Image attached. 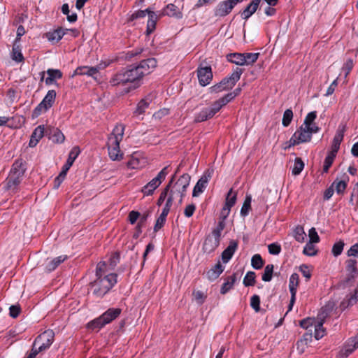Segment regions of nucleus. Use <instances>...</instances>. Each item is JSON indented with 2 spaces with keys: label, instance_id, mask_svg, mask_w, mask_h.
<instances>
[{
  "label": "nucleus",
  "instance_id": "f257e3e1",
  "mask_svg": "<svg viewBox=\"0 0 358 358\" xmlns=\"http://www.w3.org/2000/svg\"><path fill=\"white\" fill-rule=\"evenodd\" d=\"M156 66L157 60L155 58L142 60L137 66H131L116 73L110 79V83L113 86L130 83L129 89H136L140 86L142 78L150 73Z\"/></svg>",
  "mask_w": 358,
  "mask_h": 358
},
{
  "label": "nucleus",
  "instance_id": "f03ea898",
  "mask_svg": "<svg viewBox=\"0 0 358 358\" xmlns=\"http://www.w3.org/2000/svg\"><path fill=\"white\" fill-rule=\"evenodd\" d=\"M107 266L100 262L96 268V279L90 283L92 293L97 297H103L117 283V275L107 274Z\"/></svg>",
  "mask_w": 358,
  "mask_h": 358
},
{
  "label": "nucleus",
  "instance_id": "7ed1b4c3",
  "mask_svg": "<svg viewBox=\"0 0 358 358\" xmlns=\"http://www.w3.org/2000/svg\"><path fill=\"white\" fill-rule=\"evenodd\" d=\"M124 127L122 124L116 126L108 139V150L110 158L120 161L122 159L123 153L120 150V143L122 140Z\"/></svg>",
  "mask_w": 358,
  "mask_h": 358
},
{
  "label": "nucleus",
  "instance_id": "20e7f679",
  "mask_svg": "<svg viewBox=\"0 0 358 358\" xmlns=\"http://www.w3.org/2000/svg\"><path fill=\"white\" fill-rule=\"evenodd\" d=\"M318 131L319 127L317 126H313V127L309 129L301 125L289 139V147L309 142L311 140L313 134L317 133Z\"/></svg>",
  "mask_w": 358,
  "mask_h": 358
},
{
  "label": "nucleus",
  "instance_id": "39448f33",
  "mask_svg": "<svg viewBox=\"0 0 358 358\" xmlns=\"http://www.w3.org/2000/svg\"><path fill=\"white\" fill-rule=\"evenodd\" d=\"M190 176L189 174L185 173L180 177L178 181L174 185L173 189L169 194H173L174 199L179 196V203H182V198L185 196L186 190L189 185Z\"/></svg>",
  "mask_w": 358,
  "mask_h": 358
},
{
  "label": "nucleus",
  "instance_id": "423d86ee",
  "mask_svg": "<svg viewBox=\"0 0 358 358\" xmlns=\"http://www.w3.org/2000/svg\"><path fill=\"white\" fill-rule=\"evenodd\" d=\"M80 152V149L78 147H73L71 149V150L69 155V157H68L66 164L64 166L63 170L62 171V172L59 174V176L54 180V188L55 189H57L60 186L61 183L63 182V180H64V178L66 177L67 171L72 166L74 161L79 155Z\"/></svg>",
  "mask_w": 358,
  "mask_h": 358
},
{
  "label": "nucleus",
  "instance_id": "0eeeda50",
  "mask_svg": "<svg viewBox=\"0 0 358 358\" xmlns=\"http://www.w3.org/2000/svg\"><path fill=\"white\" fill-rule=\"evenodd\" d=\"M54 337L55 334L52 330H46L36 338L34 345L38 348V351L43 352L50 347Z\"/></svg>",
  "mask_w": 358,
  "mask_h": 358
},
{
  "label": "nucleus",
  "instance_id": "6e6552de",
  "mask_svg": "<svg viewBox=\"0 0 358 358\" xmlns=\"http://www.w3.org/2000/svg\"><path fill=\"white\" fill-rule=\"evenodd\" d=\"M56 98V92L53 90H49L42 101L34 108L33 116L38 117L41 114L46 112L51 108L55 103Z\"/></svg>",
  "mask_w": 358,
  "mask_h": 358
},
{
  "label": "nucleus",
  "instance_id": "1a4fd4ad",
  "mask_svg": "<svg viewBox=\"0 0 358 358\" xmlns=\"http://www.w3.org/2000/svg\"><path fill=\"white\" fill-rule=\"evenodd\" d=\"M169 173V166H165L151 181L145 185L142 192L145 195H151L154 191L160 185Z\"/></svg>",
  "mask_w": 358,
  "mask_h": 358
},
{
  "label": "nucleus",
  "instance_id": "9d476101",
  "mask_svg": "<svg viewBox=\"0 0 358 358\" xmlns=\"http://www.w3.org/2000/svg\"><path fill=\"white\" fill-rule=\"evenodd\" d=\"M213 171H206L200 179L197 181L196 185L193 189L192 196L194 197L198 196L200 194L203 192L207 184L208 183L210 178L212 177Z\"/></svg>",
  "mask_w": 358,
  "mask_h": 358
},
{
  "label": "nucleus",
  "instance_id": "9b49d317",
  "mask_svg": "<svg viewBox=\"0 0 358 358\" xmlns=\"http://www.w3.org/2000/svg\"><path fill=\"white\" fill-rule=\"evenodd\" d=\"M197 76L199 84L201 86H206L213 78V73L210 66L200 67L197 70Z\"/></svg>",
  "mask_w": 358,
  "mask_h": 358
},
{
  "label": "nucleus",
  "instance_id": "f8f14e48",
  "mask_svg": "<svg viewBox=\"0 0 358 358\" xmlns=\"http://www.w3.org/2000/svg\"><path fill=\"white\" fill-rule=\"evenodd\" d=\"M220 240L208 234L206 236L202 246L203 252L210 254L213 252L219 246Z\"/></svg>",
  "mask_w": 358,
  "mask_h": 358
},
{
  "label": "nucleus",
  "instance_id": "ddd939ff",
  "mask_svg": "<svg viewBox=\"0 0 358 358\" xmlns=\"http://www.w3.org/2000/svg\"><path fill=\"white\" fill-rule=\"evenodd\" d=\"M234 7L227 0L220 1L214 8V15L216 17H224L229 15Z\"/></svg>",
  "mask_w": 358,
  "mask_h": 358
},
{
  "label": "nucleus",
  "instance_id": "4468645a",
  "mask_svg": "<svg viewBox=\"0 0 358 358\" xmlns=\"http://www.w3.org/2000/svg\"><path fill=\"white\" fill-rule=\"evenodd\" d=\"M344 132H345V126H339L336 135L333 139V143L331 145V150L330 152L334 153L336 155L338 152L340 145L343 139L344 136Z\"/></svg>",
  "mask_w": 358,
  "mask_h": 358
},
{
  "label": "nucleus",
  "instance_id": "2eb2a0df",
  "mask_svg": "<svg viewBox=\"0 0 358 358\" xmlns=\"http://www.w3.org/2000/svg\"><path fill=\"white\" fill-rule=\"evenodd\" d=\"M238 248V243L236 241H231L227 248L222 253V259L224 263H227L232 258Z\"/></svg>",
  "mask_w": 358,
  "mask_h": 358
},
{
  "label": "nucleus",
  "instance_id": "dca6fc26",
  "mask_svg": "<svg viewBox=\"0 0 358 358\" xmlns=\"http://www.w3.org/2000/svg\"><path fill=\"white\" fill-rule=\"evenodd\" d=\"M159 15H167L169 17H176L177 19H180L182 17V14L181 11L176 5L173 3L168 4L166 7L162 11L160 12Z\"/></svg>",
  "mask_w": 358,
  "mask_h": 358
},
{
  "label": "nucleus",
  "instance_id": "f3484780",
  "mask_svg": "<svg viewBox=\"0 0 358 358\" xmlns=\"http://www.w3.org/2000/svg\"><path fill=\"white\" fill-rule=\"evenodd\" d=\"M261 1L262 0H252L241 13V17L244 20H248L251 17L257 10Z\"/></svg>",
  "mask_w": 358,
  "mask_h": 358
},
{
  "label": "nucleus",
  "instance_id": "a211bd4d",
  "mask_svg": "<svg viewBox=\"0 0 358 358\" xmlns=\"http://www.w3.org/2000/svg\"><path fill=\"white\" fill-rule=\"evenodd\" d=\"M325 315L322 313L318 315V321L315 324V338L316 340L322 338L325 334V329L323 327Z\"/></svg>",
  "mask_w": 358,
  "mask_h": 358
},
{
  "label": "nucleus",
  "instance_id": "6ab92c4d",
  "mask_svg": "<svg viewBox=\"0 0 358 358\" xmlns=\"http://www.w3.org/2000/svg\"><path fill=\"white\" fill-rule=\"evenodd\" d=\"M236 193L231 189L227 196L225 206L222 209V214L228 215L230 208L236 203Z\"/></svg>",
  "mask_w": 358,
  "mask_h": 358
},
{
  "label": "nucleus",
  "instance_id": "aec40b11",
  "mask_svg": "<svg viewBox=\"0 0 358 358\" xmlns=\"http://www.w3.org/2000/svg\"><path fill=\"white\" fill-rule=\"evenodd\" d=\"M44 130L45 128L43 125H39L34 129L31 136V138L29 143V145L30 147H35L37 145L39 141L44 136Z\"/></svg>",
  "mask_w": 358,
  "mask_h": 358
},
{
  "label": "nucleus",
  "instance_id": "412c9836",
  "mask_svg": "<svg viewBox=\"0 0 358 358\" xmlns=\"http://www.w3.org/2000/svg\"><path fill=\"white\" fill-rule=\"evenodd\" d=\"M100 67L99 66H81L78 67L76 69L74 74L75 75H87L89 76H92L96 78V76L99 73Z\"/></svg>",
  "mask_w": 358,
  "mask_h": 358
},
{
  "label": "nucleus",
  "instance_id": "4be33fe9",
  "mask_svg": "<svg viewBox=\"0 0 358 358\" xmlns=\"http://www.w3.org/2000/svg\"><path fill=\"white\" fill-rule=\"evenodd\" d=\"M346 271L348 272V280H351L357 278L358 275L357 261L352 259L346 261Z\"/></svg>",
  "mask_w": 358,
  "mask_h": 358
},
{
  "label": "nucleus",
  "instance_id": "5701e85b",
  "mask_svg": "<svg viewBox=\"0 0 358 358\" xmlns=\"http://www.w3.org/2000/svg\"><path fill=\"white\" fill-rule=\"evenodd\" d=\"M224 266L220 262H218L211 269L207 272V278L209 280L213 281L216 280L220 274L224 271Z\"/></svg>",
  "mask_w": 358,
  "mask_h": 358
},
{
  "label": "nucleus",
  "instance_id": "b1692460",
  "mask_svg": "<svg viewBox=\"0 0 358 358\" xmlns=\"http://www.w3.org/2000/svg\"><path fill=\"white\" fill-rule=\"evenodd\" d=\"M121 313L120 308H109L101 316L105 323L107 324L117 318Z\"/></svg>",
  "mask_w": 358,
  "mask_h": 358
},
{
  "label": "nucleus",
  "instance_id": "393cba45",
  "mask_svg": "<svg viewBox=\"0 0 358 358\" xmlns=\"http://www.w3.org/2000/svg\"><path fill=\"white\" fill-rule=\"evenodd\" d=\"M23 176L10 173L7 178V187L9 190L15 192L17 185L21 182Z\"/></svg>",
  "mask_w": 358,
  "mask_h": 358
},
{
  "label": "nucleus",
  "instance_id": "a878e982",
  "mask_svg": "<svg viewBox=\"0 0 358 358\" xmlns=\"http://www.w3.org/2000/svg\"><path fill=\"white\" fill-rule=\"evenodd\" d=\"M159 14L157 15L155 13L150 11L148 14V20L147 23V34H150L156 28L157 20L161 17Z\"/></svg>",
  "mask_w": 358,
  "mask_h": 358
},
{
  "label": "nucleus",
  "instance_id": "bb28decb",
  "mask_svg": "<svg viewBox=\"0 0 358 358\" xmlns=\"http://www.w3.org/2000/svg\"><path fill=\"white\" fill-rule=\"evenodd\" d=\"M48 77L45 79L47 85L53 84L56 79H60L62 77V73L58 69H48L46 71Z\"/></svg>",
  "mask_w": 358,
  "mask_h": 358
},
{
  "label": "nucleus",
  "instance_id": "cd10ccee",
  "mask_svg": "<svg viewBox=\"0 0 358 358\" xmlns=\"http://www.w3.org/2000/svg\"><path fill=\"white\" fill-rule=\"evenodd\" d=\"M213 117V115L212 114V112H210V109L208 108H204L199 113L195 114L194 122H201Z\"/></svg>",
  "mask_w": 358,
  "mask_h": 358
},
{
  "label": "nucleus",
  "instance_id": "c85d7f7f",
  "mask_svg": "<svg viewBox=\"0 0 358 358\" xmlns=\"http://www.w3.org/2000/svg\"><path fill=\"white\" fill-rule=\"evenodd\" d=\"M236 281V274H234L233 275L229 276L225 279V282L222 285V287L220 289V293L222 294H225L227 293L233 287Z\"/></svg>",
  "mask_w": 358,
  "mask_h": 358
},
{
  "label": "nucleus",
  "instance_id": "c756f323",
  "mask_svg": "<svg viewBox=\"0 0 358 358\" xmlns=\"http://www.w3.org/2000/svg\"><path fill=\"white\" fill-rule=\"evenodd\" d=\"M234 85H231L229 78H224L220 83L211 87L213 92H220L225 90L231 89Z\"/></svg>",
  "mask_w": 358,
  "mask_h": 358
},
{
  "label": "nucleus",
  "instance_id": "7c9ffc66",
  "mask_svg": "<svg viewBox=\"0 0 358 358\" xmlns=\"http://www.w3.org/2000/svg\"><path fill=\"white\" fill-rule=\"evenodd\" d=\"M11 57L13 60L17 62H21L23 61L24 57L21 52L20 43L14 42L13 45Z\"/></svg>",
  "mask_w": 358,
  "mask_h": 358
},
{
  "label": "nucleus",
  "instance_id": "2f4dec72",
  "mask_svg": "<svg viewBox=\"0 0 358 358\" xmlns=\"http://www.w3.org/2000/svg\"><path fill=\"white\" fill-rule=\"evenodd\" d=\"M226 217H227V215H223L222 217H220L217 227L215 229H213L212 232L210 234V235L213 236L214 237H215L220 240V236H221V232L223 231V229L225 227L224 220H225Z\"/></svg>",
  "mask_w": 358,
  "mask_h": 358
},
{
  "label": "nucleus",
  "instance_id": "473e14b6",
  "mask_svg": "<svg viewBox=\"0 0 358 358\" xmlns=\"http://www.w3.org/2000/svg\"><path fill=\"white\" fill-rule=\"evenodd\" d=\"M66 34L64 29L62 28L57 29L52 32L47 33L46 36L49 41L52 42H58L62 39L63 36Z\"/></svg>",
  "mask_w": 358,
  "mask_h": 358
},
{
  "label": "nucleus",
  "instance_id": "72a5a7b5",
  "mask_svg": "<svg viewBox=\"0 0 358 358\" xmlns=\"http://www.w3.org/2000/svg\"><path fill=\"white\" fill-rule=\"evenodd\" d=\"M25 169L22 161L17 160L12 166L10 173H14L17 176H24Z\"/></svg>",
  "mask_w": 358,
  "mask_h": 358
},
{
  "label": "nucleus",
  "instance_id": "f704fd0d",
  "mask_svg": "<svg viewBox=\"0 0 358 358\" xmlns=\"http://www.w3.org/2000/svg\"><path fill=\"white\" fill-rule=\"evenodd\" d=\"M228 59L230 62L236 65L244 66L243 53H231L228 55Z\"/></svg>",
  "mask_w": 358,
  "mask_h": 358
},
{
  "label": "nucleus",
  "instance_id": "c9c22d12",
  "mask_svg": "<svg viewBox=\"0 0 358 358\" xmlns=\"http://www.w3.org/2000/svg\"><path fill=\"white\" fill-rule=\"evenodd\" d=\"M106 324L103 320L102 316H99V317L92 320L87 324V328L94 330V329H100L103 327H104Z\"/></svg>",
  "mask_w": 358,
  "mask_h": 358
},
{
  "label": "nucleus",
  "instance_id": "e433bc0d",
  "mask_svg": "<svg viewBox=\"0 0 358 358\" xmlns=\"http://www.w3.org/2000/svg\"><path fill=\"white\" fill-rule=\"evenodd\" d=\"M66 258V255H62L53 259L47 264V269L49 271L55 270L62 262H64Z\"/></svg>",
  "mask_w": 358,
  "mask_h": 358
},
{
  "label": "nucleus",
  "instance_id": "4c0bfd02",
  "mask_svg": "<svg viewBox=\"0 0 358 358\" xmlns=\"http://www.w3.org/2000/svg\"><path fill=\"white\" fill-rule=\"evenodd\" d=\"M317 117V112L316 111H312L306 115L305 117V120L303 121V123L302 126L307 127L309 129L313 127V126H317L314 121Z\"/></svg>",
  "mask_w": 358,
  "mask_h": 358
},
{
  "label": "nucleus",
  "instance_id": "58836bf2",
  "mask_svg": "<svg viewBox=\"0 0 358 358\" xmlns=\"http://www.w3.org/2000/svg\"><path fill=\"white\" fill-rule=\"evenodd\" d=\"M331 186L337 194H341L345 192L346 189L347 182L345 180H336L334 181Z\"/></svg>",
  "mask_w": 358,
  "mask_h": 358
},
{
  "label": "nucleus",
  "instance_id": "ea45409f",
  "mask_svg": "<svg viewBox=\"0 0 358 358\" xmlns=\"http://www.w3.org/2000/svg\"><path fill=\"white\" fill-rule=\"evenodd\" d=\"M299 282V276L297 273H292L289 280V289L290 292H296Z\"/></svg>",
  "mask_w": 358,
  "mask_h": 358
},
{
  "label": "nucleus",
  "instance_id": "a19ab883",
  "mask_svg": "<svg viewBox=\"0 0 358 358\" xmlns=\"http://www.w3.org/2000/svg\"><path fill=\"white\" fill-rule=\"evenodd\" d=\"M259 53L246 52L243 53L244 65L248 66L254 64L258 59Z\"/></svg>",
  "mask_w": 358,
  "mask_h": 358
},
{
  "label": "nucleus",
  "instance_id": "79ce46f5",
  "mask_svg": "<svg viewBox=\"0 0 358 358\" xmlns=\"http://www.w3.org/2000/svg\"><path fill=\"white\" fill-rule=\"evenodd\" d=\"M294 236L296 241L299 243H303L305 241L306 234L303 230V228L301 226H298L294 231Z\"/></svg>",
  "mask_w": 358,
  "mask_h": 358
},
{
  "label": "nucleus",
  "instance_id": "37998d69",
  "mask_svg": "<svg viewBox=\"0 0 358 358\" xmlns=\"http://www.w3.org/2000/svg\"><path fill=\"white\" fill-rule=\"evenodd\" d=\"M251 200H252L251 196L246 195L243 205L241 209V215L243 217H245L248 215L249 211L250 210Z\"/></svg>",
  "mask_w": 358,
  "mask_h": 358
},
{
  "label": "nucleus",
  "instance_id": "c03bdc74",
  "mask_svg": "<svg viewBox=\"0 0 358 358\" xmlns=\"http://www.w3.org/2000/svg\"><path fill=\"white\" fill-rule=\"evenodd\" d=\"M273 272V265L268 264L264 268V271L262 275V280L265 282H269L272 279Z\"/></svg>",
  "mask_w": 358,
  "mask_h": 358
},
{
  "label": "nucleus",
  "instance_id": "a18cd8bd",
  "mask_svg": "<svg viewBox=\"0 0 358 358\" xmlns=\"http://www.w3.org/2000/svg\"><path fill=\"white\" fill-rule=\"evenodd\" d=\"M243 70L241 68L236 67L234 72L228 77L231 82V85H234L239 80Z\"/></svg>",
  "mask_w": 358,
  "mask_h": 358
},
{
  "label": "nucleus",
  "instance_id": "49530a36",
  "mask_svg": "<svg viewBox=\"0 0 358 358\" xmlns=\"http://www.w3.org/2000/svg\"><path fill=\"white\" fill-rule=\"evenodd\" d=\"M174 200V196L173 194H169L167 200H166V204L164 206V207L162 209V212L161 213V216H163V217H166L169 211H170V209H171V207L173 204V201Z\"/></svg>",
  "mask_w": 358,
  "mask_h": 358
},
{
  "label": "nucleus",
  "instance_id": "de8ad7c7",
  "mask_svg": "<svg viewBox=\"0 0 358 358\" xmlns=\"http://www.w3.org/2000/svg\"><path fill=\"white\" fill-rule=\"evenodd\" d=\"M255 273L253 271H249L246 273L243 279V285L245 287L252 286L255 283Z\"/></svg>",
  "mask_w": 358,
  "mask_h": 358
},
{
  "label": "nucleus",
  "instance_id": "09e8293b",
  "mask_svg": "<svg viewBox=\"0 0 358 358\" xmlns=\"http://www.w3.org/2000/svg\"><path fill=\"white\" fill-rule=\"evenodd\" d=\"M304 168V163L301 158L296 157L294 161V167L292 169V173L295 176L301 173Z\"/></svg>",
  "mask_w": 358,
  "mask_h": 358
},
{
  "label": "nucleus",
  "instance_id": "8fccbe9b",
  "mask_svg": "<svg viewBox=\"0 0 358 358\" xmlns=\"http://www.w3.org/2000/svg\"><path fill=\"white\" fill-rule=\"evenodd\" d=\"M150 103V101L148 99H144L140 101L137 105L135 113L138 115L143 114L145 112V110L149 106Z\"/></svg>",
  "mask_w": 358,
  "mask_h": 358
},
{
  "label": "nucleus",
  "instance_id": "3c124183",
  "mask_svg": "<svg viewBox=\"0 0 358 358\" xmlns=\"http://www.w3.org/2000/svg\"><path fill=\"white\" fill-rule=\"evenodd\" d=\"M252 266L255 269H260L264 265V261L260 255H255L251 259Z\"/></svg>",
  "mask_w": 358,
  "mask_h": 358
},
{
  "label": "nucleus",
  "instance_id": "603ef678",
  "mask_svg": "<svg viewBox=\"0 0 358 358\" xmlns=\"http://www.w3.org/2000/svg\"><path fill=\"white\" fill-rule=\"evenodd\" d=\"M293 118V112L291 109H287L283 114L282 124L284 127H288Z\"/></svg>",
  "mask_w": 358,
  "mask_h": 358
},
{
  "label": "nucleus",
  "instance_id": "864d4df0",
  "mask_svg": "<svg viewBox=\"0 0 358 358\" xmlns=\"http://www.w3.org/2000/svg\"><path fill=\"white\" fill-rule=\"evenodd\" d=\"M51 138L53 142L57 143H61L64 141L65 137L60 130L56 129L53 131Z\"/></svg>",
  "mask_w": 358,
  "mask_h": 358
},
{
  "label": "nucleus",
  "instance_id": "5fc2aeb1",
  "mask_svg": "<svg viewBox=\"0 0 358 358\" xmlns=\"http://www.w3.org/2000/svg\"><path fill=\"white\" fill-rule=\"evenodd\" d=\"M318 320V318L315 320L314 318L308 317L300 322V326L303 329H308L309 327H314L315 324H316Z\"/></svg>",
  "mask_w": 358,
  "mask_h": 358
},
{
  "label": "nucleus",
  "instance_id": "6e6d98bb",
  "mask_svg": "<svg viewBox=\"0 0 358 358\" xmlns=\"http://www.w3.org/2000/svg\"><path fill=\"white\" fill-rule=\"evenodd\" d=\"M336 154L329 152L328 155L324 159V164L323 166V171L327 173L329 171V169L331 166L334 158L336 157Z\"/></svg>",
  "mask_w": 358,
  "mask_h": 358
},
{
  "label": "nucleus",
  "instance_id": "4d7b16f0",
  "mask_svg": "<svg viewBox=\"0 0 358 358\" xmlns=\"http://www.w3.org/2000/svg\"><path fill=\"white\" fill-rule=\"evenodd\" d=\"M303 253L307 256H314L317 254L315 245L312 243H307L303 248Z\"/></svg>",
  "mask_w": 358,
  "mask_h": 358
},
{
  "label": "nucleus",
  "instance_id": "13d9d810",
  "mask_svg": "<svg viewBox=\"0 0 358 358\" xmlns=\"http://www.w3.org/2000/svg\"><path fill=\"white\" fill-rule=\"evenodd\" d=\"M353 61L352 59H348L345 63L344 64L343 68H342V71H341V73H344V78H347V76H348V74L350 73V72L351 71V70L353 68Z\"/></svg>",
  "mask_w": 358,
  "mask_h": 358
},
{
  "label": "nucleus",
  "instance_id": "bf43d9fd",
  "mask_svg": "<svg viewBox=\"0 0 358 358\" xmlns=\"http://www.w3.org/2000/svg\"><path fill=\"white\" fill-rule=\"evenodd\" d=\"M173 178H174V176H173L171 180L169 182V183L167 185V186L165 187V189L163 190V192L161 193L159 199H158V201H157V205L158 206H161L163 202L164 201L167 194H168V192H169V188L171 187V183L173 181Z\"/></svg>",
  "mask_w": 358,
  "mask_h": 358
},
{
  "label": "nucleus",
  "instance_id": "052dcab7",
  "mask_svg": "<svg viewBox=\"0 0 358 358\" xmlns=\"http://www.w3.org/2000/svg\"><path fill=\"white\" fill-rule=\"evenodd\" d=\"M344 243L343 241H338L336 243L332 248V253L335 257H338L342 253L343 250Z\"/></svg>",
  "mask_w": 358,
  "mask_h": 358
},
{
  "label": "nucleus",
  "instance_id": "680f3d73",
  "mask_svg": "<svg viewBox=\"0 0 358 358\" xmlns=\"http://www.w3.org/2000/svg\"><path fill=\"white\" fill-rule=\"evenodd\" d=\"M250 306L255 310L259 312L260 310V298L258 295H253L250 299Z\"/></svg>",
  "mask_w": 358,
  "mask_h": 358
},
{
  "label": "nucleus",
  "instance_id": "e2e57ef3",
  "mask_svg": "<svg viewBox=\"0 0 358 358\" xmlns=\"http://www.w3.org/2000/svg\"><path fill=\"white\" fill-rule=\"evenodd\" d=\"M268 250L270 254L278 255L281 252V246L276 243H271L268 245Z\"/></svg>",
  "mask_w": 358,
  "mask_h": 358
},
{
  "label": "nucleus",
  "instance_id": "0e129e2a",
  "mask_svg": "<svg viewBox=\"0 0 358 358\" xmlns=\"http://www.w3.org/2000/svg\"><path fill=\"white\" fill-rule=\"evenodd\" d=\"M308 236L310 238L309 243H316L320 241V237L315 228L313 227L309 230Z\"/></svg>",
  "mask_w": 358,
  "mask_h": 358
},
{
  "label": "nucleus",
  "instance_id": "69168bd1",
  "mask_svg": "<svg viewBox=\"0 0 358 358\" xmlns=\"http://www.w3.org/2000/svg\"><path fill=\"white\" fill-rule=\"evenodd\" d=\"M150 11V8H147L144 10H139L131 15V20H134L138 18H143L145 17L147 13L149 14Z\"/></svg>",
  "mask_w": 358,
  "mask_h": 358
},
{
  "label": "nucleus",
  "instance_id": "338daca9",
  "mask_svg": "<svg viewBox=\"0 0 358 358\" xmlns=\"http://www.w3.org/2000/svg\"><path fill=\"white\" fill-rule=\"evenodd\" d=\"M299 271L302 275L308 280L311 278V272L309 266L306 264H302L299 266Z\"/></svg>",
  "mask_w": 358,
  "mask_h": 358
},
{
  "label": "nucleus",
  "instance_id": "774afa93",
  "mask_svg": "<svg viewBox=\"0 0 358 358\" xmlns=\"http://www.w3.org/2000/svg\"><path fill=\"white\" fill-rule=\"evenodd\" d=\"M193 296L196 302L199 304H202L206 299V296L204 293L201 291H194L193 292Z\"/></svg>",
  "mask_w": 358,
  "mask_h": 358
}]
</instances>
